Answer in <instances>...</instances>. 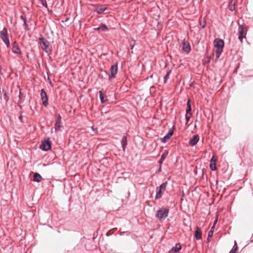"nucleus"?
I'll list each match as a JSON object with an SVG mask.
<instances>
[{"instance_id": "ea45409f", "label": "nucleus", "mask_w": 253, "mask_h": 253, "mask_svg": "<svg viewBox=\"0 0 253 253\" xmlns=\"http://www.w3.org/2000/svg\"><path fill=\"white\" fill-rule=\"evenodd\" d=\"M112 233H110V231H108L106 233V236H110L111 235H112Z\"/></svg>"}, {"instance_id": "dca6fc26", "label": "nucleus", "mask_w": 253, "mask_h": 253, "mask_svg": "<svg viewBox=\"0 0 253 253\" xmlns=\"http://www.w3.org/2000/svg\"><path fill=\"white\" fill-rule=\"evenodd\" d=\"M194 237L197 240H200L202 239V231L200 227L198 226L196 227L195 231Z\"/></svg>"}, {"instance_id": "4be33fe9", "label": "nucleus", "mask_w": 253, "mask_h": 253, "mask_svg": "<svg viewBox=\"0 0 253 253\" xmlns=\"http://www.w3.org/2000/svg\"><path fill=\"white\" fill-rule=\"evenodd\" d=\"M42 179V176L37 172H36L34 174L33 180L36 182H40Z\"/></svg>"}, {"instance_id": "393cba45", "label": "nucleus", "mask_w": 253, "mask_h": 253, "mask_svg": "<svg viewBox=\"0 0 253 253\" xmlns=\"http://www.w3.org/2000/svg\"><path fill=\"white\" fill-rule=\"evenodd\" d=\"M171 72V70H168L167 72L166 75L164 77V83L166 84L169 77V75Z\"/></svg>"}, {"instance_id": "49530a36", "label": "nucleus", "mask_w": 253, "mask_h": 253, "mask_svg": "<svg viewBox=\"0 0 253 253\" xmlns=\"http://www.w3.org/2000/svg\"><path fill=\"white\" fill-rule=\"evenodd\" d=\"M124 234V232H122V233H120V235H123Z\"/></svg>"}, {"instance_id": "aec40b11", "label": "nucleus", "mask_w": 253, "mask_h": 253, "mask_svg": "<svg viewBox=\"0 0 253 253\" xmlns=\"http://www.w3.org/2000/svg\"><path fill=\"white\" fill-rule=\"evenodd\" d=\"M99 93L101 102L102 103H105L108 100L107 96L104 94L102 90H100Z\"/></svg>"}, {"instance_id": "f257e3e1", "label": "nucleus", "mask_w": 253, "mask_h": 253, "mask_svg": "<svg viewBox=\"0 0 253 253\" xmlns=\"http://www.w3.org/2000/svg\"><path fill=\"white\" fill-rule=\"evenodd\" d=\"M213 43L214 47L216 48L215 55L216 58L217 59L219 58L223 52L224 46V42L221 39L216 38L214 40Z\"/></svg>"}, {"instance_id": "6ab92c4d", "label": "nucleus", "mask_w": 253, "mask_h": 253, "mask_svg": "<svg viewBox=\"0 0 253 253\" xmlns=\"http://www.w3.org/2000/svg\"><path fill=\"white\" fill-rule=\"evenodd\" d=\"M186 105H187V108L186 110V114H187V115L189 114L190 115H192V114H191V111H192L191 101L190 99H188V100L187 101Z\"/></svg>"}, {"instance_id": "c756f323", "label": "nucleus", "mask_w": 253, "mask_h": 253, "mask_svg": "<svg viewBox=\"0 0 253 253\" xmlns=\"http://www.w3.org/2000/svg\"><path fill=\"white\" fill-rule=\"evenodd\" d=\"M200 26L202 29H204L206 26V21L205 20L203 22H200Z\"/></svg>"}, {"instance_id": "5701e85b", "label": "nucleus", "mask_w": 253, "mask_h": 253, "mask_svg": "<svg viewBox=\"0 0 253 253\" xmlns=\"http://www.w3.org/2000/svg\"><path fill=\"white\" fill-rule=\"evenodd\" d=\"M181 249V246L179 243H177L175 246L172 247L171 250L175 253L178 252Z\"/></svg>"}, {"instance_id": "c9c22d12", "label": "nucleus", "mask_w": 253, "mask_h": 253, "mask_svg": "<svg viewBox=\"0 0 253 253\" xmlns=\"http://www.w3.org/2000/svg\"><path fill=\"white\" fill-rule=\"evenodd\" d=\"M18 119H19V121H20V122H21V123L23 122V116L21 115V114L19 116Z\"/></svg>"}, {"instance_id": "2f4dec72", "label": "nucleus", "mask_w": 253, "mask_h": 253, "mask_svg": "<svg viewBox=\"0 0 253 253\" xmlns=\"http://www.w3.org/2000/svg\"><path fill=\"white\" fill-rule=\"evenodd\" d=\"M191 116V115H189V116H188L187 114L185 115V120L186 121V123H188L190 121Z\"/></svg>"}, {"instance_id": "a878e982", "label": "nucleus", "mask_w": 253, "mask_h": 253, "mask_svg": "<svg viewBox=\"0 0 253 253\" xmlns=\"http://www.w3.org/2000/svg\"><path fill=\"white\" fill-rule=\"evenodd\" d=\"M214 225H213L211 227V230H210V231L208 233V239L212 237V236L213 235V232H214Z\"/></svg>"}, {"instance_id": "4468645a", "label": "nucleus", "mask_w": 253, "mask_h": 253, "mask_svg": "<svg viewBox=\"0 0 253 253\" xmlns=\"http://www.w3.org/2000/svg\"><path fill=\"white\" fill-rule=\"evenodd\" d=\"M182 49L183 51L187 53H189L191 50L190 43L188 41H186L185 40H184L182 42Z\"/></svg>"}, {"instance_id": "f3484780", "label": "nucleus", "mask_w": 253, "mask_h": 253, "mask_svg": "<svg viewBox=\"0 0 253 253\" xmlns=\"http://www.w3.org/2000/svg\"><path fill=\"white\" fill-rule=\"evenodd\" d=\"M121 143L122 148L124 152L125 151L126 145L127 144V138L126 135H124L121 139Z\"/></svg>"}, {"instance_id": "0eeeda50", "label": "nucleus", "mask_w": 253, "mask_h": 253, "mask_svg": "<svg viewBox=\"0 0 253 253\" xmlns=\"http://www.w3.org/2000/svg\"><path fill=\"white\" fill-rule=\"evenodd\" d=\"M40 148L44 151L50 150L51 149V143L49 140V138H47L42 141Z\"/></svg>"}, {"instance_id": "72a5a7b5", "label": "nucleus", "mask_w": 253, "mask_h": 253, "mask_svg": "<svg viewBox=\"0 0 253 253\" xmlns=\"http://www.w3.org/2000/svg\"><path fill=\"white\" fill-rule=\"evenodd\" d=\"M235 9V6H234V5H231L229 7V10L233 11V10H234Z\"/></svg>"}, {"instance_id": "7c9ffc66", "label": "nucleus", "mask_w": 253, "mask_h": 253, "mask_svg": "<svg viewBox=\"0 0 253 253\" xmlns=\"http://www.w3.org/2000/svg\"><path fill=\"white\" fill-rule=\"evenodd\" d=\"M23 26L24 27L25 30H29V27H28V25L26 23V20L24 21L23 22Z\"/></svg>"}, {"instance_id": "9b49d317", "label": "nucleus", "mask_w": 253, "mask_h": 253, "mask_svg": "<svg viewBox=\"0 0 253 253\" xmlns=\"http://www.w3.org/2000/svg\"><path fill=\"white\" fill-rule=\"evenodd\" d=\"M40 95L43 105L46 107L48 104V100L47 94L44 89H41Z\"/></svg>"}, {"instance_id": "c03bdc74", "label": "nucleus", "mask_w": 253, "mask_h": 253, "mask_svg": "<svg viewBox=\"0 0 253 253\" xmlns=\"http://www.w3.org/2000/svg\"><path fill=\"white\" fill-rule=\"evenodd\" d=\"M69 18H66V19H65V22L69 20Z\"/></svg>"}, {"instance_id": "b1692460", "label": "nucleus", "mask_w": 253, "mask_h": 253, "mask_svg": "<svg viewBox=\"0 0 253 253\" xmlns=\"http://www.w3.org/2000/svg\"><path fill=\"white\" fill-rule=\"evenodd\" d=\"M100 29H101V31H102V32H105L108 31L109 30L107 26L103 23H101L100 24Z\"/></svg>"}, {"instance_id": "a18cd8bd", "label": "nucleus", "mask_w": 253, "mask_h": 253, "mask_svg": "<svg viewBox=\"0 0 253 253\" xmlns=\"http://www.w3.org/2000/svg\"><path fill=\"white\" fill-rule=\"evenodd\" d=\"M154 88V86L152 85L151 86L150 89Z\"/></svg>"}, {"instance_id": "f03ea898", "label": "nucleus", "mask_w": 253, "mask_h": 253, "mask_svg": "<svg viewBox=\"0 0 253 253\" xmlns=\"http://www.w3.org/2000/svg\"><path fill=\"white\" fill-rule=\"evenodd\" d=\"M169 213V210L167 208L162 207L157 210L155 217L158 218L160 220H164L168 216Z\"/></svg>"}, {"instance_id": "4c0bfd02", "label": "nucleus", "mask_w": 253, "mask_h": 253, "mask_svg": "<svg viewBox=\"0 0 253 253\" xmlns=\"http://www.w3.org/2000/svg\"><path fill=\"white\" fill-rule=\"evenodd\" d=\"M22 93L21 91V89L20 90V91H19V98L20 99H21L22 98Z\"/></svg>"}, {"instance_id": "f8f14e48", "label": "nucleus", "mask_w": 253, "mask_h": 253, "mask_svg": "<svg viewBox=\"0 0 253 253\" xmlns=\"http://www.w3.org/2000/svg\"><path fill=\"white\" fill-rule=\"evenodd\" d=\"M173 128L174 126H173L171 128L169 129L168 132L164 136V137L161 138V142L162 143H165L170 139L171 137L173 134Z\"/></svg>"}, {"instance_id": "37998d69", "label": "nucleus", "mask_w": 253, "mask_h": 253, "mask_svg": "<svg viewBox=\"0 0 253 253\" xmlns=\"http://www.w3.org/2000/svg\"><path fill=\"white\" fill-rule=\"evenodd\" d=\"M229 253H238V252H234L230 251Z\"/></svg>"}, {"instance_id": "e433bc0d", "label": "nucleus", "mask_w": 253, "mask_h": 253, "mask_svg": "<svg viewBox=\"0 0 253 253\" xmlns=\"http://www.w3.org/2000/svg\"><path fill=\"white\" fill-rule=\"evenodd\" d=\"M20 19L23 20L24 22V21H26V18L24 17V16L23 15H21L20 17Z\"/></svg>"}, {"instance_id": "39448f33", "label": "nucleus", "mask_w": 253, "mask_h": 253, "mask_svg": "<svg viewBox=\"0 0 253 253\" xmlns=\"http://www.w3.org/2000/svg\"><path fill=\"white\" fill-rule=\"evenodd\" d=\"M39 41L42 49L46 53H49L51 51V49L48 48L49 42L42 37L39 38Z\"/></svg>"}, {"instance_id": "473e14b6", "label": "nucleus", "mask_w": 253, "mask_h": 253, "mask_svg": "<svg viewBox=\"0 0 253 253\" xmlns=\"http://www.w3.org/2000/svg\"><path fill=\"white\" fill-rule=\"evenodd\" d=\"M3 97H4V99H5V100L6 101H7L8 100V96H7V93L6 92L4 93V95H3Z\"/></svg>"}, {"instance_id": "cd10ccee", "label": "nucleus", "mask_w": 253, "mask_h": 253, "mask_svg": "<svg viewBox=\"0 0 253 253\" xmlns=\"http://www.w3.org/2000/svg\"><path fill=\"white\" fill-rule=\"evenodd\" d=\"M135 45V40L132 39L131 41L130 42V46L131 50L133 49L134 46Z\"/></svg>"}, {"instance_id": "412c9836", "label": "nucleus", "mask_w": 253, "mask_h": 253, "mask_svg": "<svg viewBox=\"0 0 253 253\" xmlns=\"http://www.w3.org/2000/svg\"><path fill=\"white\" fill-rule=\"evenodd\" d=\"M210 168L212 171L215 170L216 169V162L213 157H212L210 161Z\"/></svg>"}, {"instance_id": "f704fd0d", "label": "nucleus", "mask_w": 253, "mask_h": 253, "mask_svg": "<svg viewBox=\"0 0 253 253\" xmlns=\"http://www.w3.org/2000/svg\"><path fill=\"white\" fill-rule=\"evenodd\" d=\"M93 29H94V31H101V29H100V26L97 27H94L93 28Z\"/></svg>"}, {"instance_id": "79ce46f5", "label": "nucleus", "mask_w": 253, "mask_h": 253, "mask_svg": "<svg viewBox=\"0 0 253 253\" xmlns=\"http://www.w3.org/2000/svg\"><path fill=\"white\" fill-rule=\"evenodd\" d=\"M18 106L20 108V109L22 108V106L20 105L19 103L18 104Z\"/></svg>"}, {"instance_id": "a19ab883", "label": "nucleus", "mask_w": 253, "mask_h": 253, "mask_svg": "<svg viewBox=\"0 0 253 253\" xmlns=\"http://www.w3.org/2000/svg\"><path fill=\"white\" fill-rule=\"evenodd\" d=\"M161 166H162V165H160V167H159V169H158V172H160V171H161V167H162Z\"/></svg>"}, {"instance_id": "58836bf2", "label": "nucleus", "mask_w": 253, "mask_h": 253, "mask_svg": "<svg viewBox=\"0 0 253 253\" xmlns=\"http://www.w3.org/2000/svg\"><path fill=\"white\" fill-rule=\"evenodd\" d=\"M154 77V74L151 75L150 77H147L145 79L146 80H148L149 79H152Z\"/></svg>"}, {"instance_id": "1a4fd4ad", "label": "nucleus", "mask_w": 253, "mask_h": 253, "mask_svg": "<svg viewBox=\"0 0 253 253\" xmlns=\"http://www.w3.org/2000/svg\"><path fill=\"white\" fill-rule=\"evenodd\" d=\"M239 36L238 39L241 42H243V39L246 38L247 30L245 29L244 27L242 25H239Z\"/></svg>"}, {"instance_id": "de8ad7c7", "label": "nucleus", "mask_w": 253, "mask_h": 253, "mask_svg": "<svg viewBox=\"0 0 253 253\" xmlns=\"http://www.w3.org/2000/svg\"><path fill=\"white\" fill-rule=\"evenodd\" d=\"M130 53H131V54H133V50H132L131 51Z\"/></svg>"}, {"instance_id": "bb28decb", "label": "nucleus", "mask_w": 253, "mask_h": 253, "mask_svg": "<svg viewBox=\"0 0 253 253\" xmlns=\"http://www.w3.org/2000/svg\"><path fill=\"white\" fill-rule=\"evenodd\" d=\"M238 250V247L237 246V242L236 241H234V245L231 251L234 252H237Z\"/></svg>"}, {"instance_id": "423d86ee", "label": "nucleus", "mask_w": 253, "mask_h": 253, "mask_svg": "<svg viewBox=\"0 0 253 253\" xmlns=\"http://www.w3.org/2000/svg\"><path fill=\"white\" fill-rule=\"evenodd\" d=\"M0 37L3 42L5 44L7 47L10 46V42L8 38L7 30L5 27H4L3 30L0 32Z\"/></svg>"}, {"instance_id": "20e7f679", "label": "nucleus", "mask_w": 253, "mask_h": 253, "mask_svg": "<svg viewBox=\"0 0 253 253\" xmlns=\"http://www.w3.org/2000/svg\"><path fill=\"white\" fill-rule=\"evenodd\" d=\"M118 62H116L115 64L112 66H111L110 68V72L111 74L109 75L108 72L106 70H101V72H102L105 74L106 75H108L109 77V79H114L116 78V75L118 73Z\"/></svg>"}, {"instance_id": "7ed1b4c3", "label": "nucleus", "mask_w": 253, "mask_h": 253, "mask_svg": "<svg viewBox=\"0 0 253 253\" xmlns=\"http://www.w3.org/2000/svg\"><path fill=\"white\" fill-rule=\"evenodd\" d=\"M168 182L166 181L162 183L159 186L156 187V194L155 197V200H158L162 198L164 192L166 189Z\"/></svg>"}, {"instance_id": "a211bd4d", "label": "nucleus", "mask_w": 253, "mask_h": 253, "mask_svg": "<svg viewBox=\"0 0 253 253\" xmlns=\"http://www.w3.org/2000/svg\"><path fill=\"white\" fill-rule=\"evenodd\" d=\"M169 154V152L168 150H165L162 155H161V158L158 161V164L159 165H162L164 160L166 159Z\"/></svg>"}, {"instance_id": "ddd939ff", "label": "nucleus", "mask_w": 253, "mask_h": 253, "mask_svg": "<svg viewBox=\"0 0 253 253\" xmlns=\"http://www.w3.org/2000/svg\"><path fill=\"white\" fill-rule=\"evenodd\" d=\"M12 52L16 54L20 55L22 54V52L20 50L19 46L18 45V43L16 41H15L12 43Z\"/></svg>"}, {"instance_id": "9d476101", "label": "nucleus", "mask_w": 253, "mask_h": 253, "mask_svg": "<svg viewBox=\"0 0 253 253\" xmlns=\"http://www.w3.org/2000/svg\"><path fill=\"white\" fill-rule=\"evenodd\" d=\"M55 117L56 118V121L54 125V128L55 132H57L60 130L61 127H63V126L61 125L62 118L60 114L56 115Z\"/></svg>"}, {"instance_id": "c85d7f7f", "label": "nucleus", "mask_w": 253, "mask_h": 253, "mask_svg": "<svg viewBox=\"0 0 253 253\" xmlns=\"http://www.w3.org/2000/svg\"><path fill=\"white\" fill-rule=\"evenodd\" d=\"M41 3L42 5L43 6L45 7H47V4L46 0H39Z\"/></svg>"}, {"instance_id": "6e6552de", "label": "nucleus", "mask_w": 253, "mask_h": 253, "mask_svg": "<svg viewBox=\"0 0 253 253\" xmlns=\"http://www.w3.org/2000/svg\"><path fill=\"white\" fill-rule=\"evenodd\" d=\"M91 5L94 7L92 11L99 14H102L105 10H107V7L104 5L91 4Z\"/></svg>"}, {"instance_id": "2eb2a0df", "label": "nucleus", "mask_w": 253, "mask_h": 253, "mask_svg": "<svg viewBox=\"0 0 253 253\" xmlns=\"http://www.w3.org/2000/svg\"><path fill=\"white\" fill-rule=\"evenodd\" d=\"M199 140V136L197 135H193L189 141V144L191 146H195Z\"/></svg>"}]
</instances>
